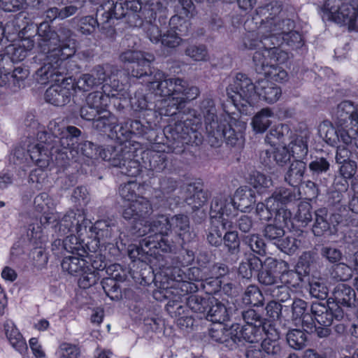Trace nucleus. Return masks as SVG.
Segmentation results:
<instances>
[{
  "instance_id": "nucleus-1",
  "label": "nucleus",
  "mask_w": 358,
  "mask_h": 358,
  "mask_svg": "<svg viewBox=\"0 0 358 358\" xmlns=\"http://www.w3.org/2000/svg\"><path fill=\"white\" fill-rule=\"evenodd\" d=\"M155 78V80H149L148 85L152 92L144 94L138 90L130 99L134 110L153 111L160 115L173 116L185 103L196 99L200 94L197 87L189 85L181 78H166L162 72H157Z\"/></svg>"
},
{
  "instance_id": "nucleus-2",
  "label": "nucleus",
  "mask_w": 358,
  "mask_h": 358,
  "mask_svg": "<svg viewBox=\"0 0 358 358\" xmlns=\"http://www.w3.org/2000/svg\"><path fill=\"white\" fill-rule=\"evenodd\" d=\"M78 148L88 163L101 158L111 166L119 168L123 175L136 177L140 172L139 163L133 159L134 150L130 147L107 145L101 148L92 141H84L78 144Z\"/></svg>"
},
{
  "instance_id": "nucleus-3",
  "label": "nucleus",
  "mask_w": 358,
  "mask_h": 358,
  "mask_svg": "<svg viewBox=\"0 0 358 358\" xmlns=\"http://www.w3.org/2000/svg\"><path fill=\"white\" fill-rule=\"evenodd\" d=\"M185 108L174 115H182L181 120L165 129L166 138L172 141L170 145L172 152L176 154L184 151L185 145H199L203 142V136L199 131L201 119L195 115L194 111L185 114Z\"/></svg>"
},
{
  "instance_id": "nucleus-4",
  "label": "nucleus",
  "mask_w": 358,
  "mask_h": 358,
  "mask_svg": "<svg viewBox=\"0 0 358 358\" xmlns=\"http://www.w3.org/2000/svg\"><path fill=\"white\" fill-rule=\"evenodd\" d=\"M251 24H255L257 29L250 32H255L260 38L276 34L283 29H294L295 25L294 20L285 17L282 4L278 1L258 7L255 15L245 22V26L250 27Z\"/></svg>"
},
{
  "instance_id": "nucleus-5",
  "label": "nucleus",
  "mask_w": 358,
  "mask_h": 358,
  "mask_svg": "<svg viewBox=\"0 0 358 358\" xmlns=\"http://www.w3.org/2000/svg\"><path fill=\"white\" fill-rule=\"evenodd\" d=\"M57 35L59 38L57 47H53L50 49L44 57L43 66L38 69V73L43 76H53L50 69L55 66L57 68L59 73L63 74L68 70L73 69L74 64L72 59L75 56L76 48L74 43H70L73 35L72 31L66 26L60 25Z\"/></svg>"
},
{
  "instance_id": "nucleus-6",
  "label": "nucleus",
  "mask_w": 358,
  "mask_h": 358,
  "mask_svg": "<svg viewBox=\"0 0 358 358\" xmlns=\"http://www.w3.org/2000/svg\"><path fill=\"white\" fill-rule=\"evenodd\" d=\"M81 131L74 127H66L59 138L51 139L45 131H38V141L43 143L45 150L50 153L51 161L58 166L64 167L73 157L72 148L77 143Z\"/></svg>"
},
{
  "instance_id": "nucleus-7",
  "label": "nucleus",
  "mask_w": 358,
  "mask_h": 358,
  "mask_svg": "<svg viewBox=\"0 0 358 358\" xmlns=\"http://www.w3.org/2000/svg\"><path fill=\"white\" fill-rule=\"evenodd\" d=\"M76 68V64H73V69L68 70L63 74L57 72V68L52 66L50 71L53 76L50 75L43 76L38 73V69L36 71L38 82L41 84L47 83H55L49 87L45 93V99L46 102L55 106H64L69 103L74 92V83L71 76H66L71 73Z\"/></svg>"
},
{
  "instance_id": "nucleus-8",
  "label": "nucleus",
  "mask_w": 358,
  "mask_h": 358,
  "mask_svg": "<svg viewBox=\"0 0 358 358\" xmlns=\"http://www.w3.org/2000/svg\"><path fill=\"white\" fill-rule=\"evenodd\" d=\"M141 187L136 181H129L121 185L119 193L122 199L127 204H124L122 217L131 222H143L152 213V208L150 201L143 196H140L138 191Z\"/></svg>"
},
{
  "instance_id": "nucleus-9",
  "label": "nucleus",
  "mask_w": 358,
  "mask_h": 358,
  "mask_svg": "<svg viewBox=\"0 0 358 358\" xmlns=\"http://www.w3.org/2000/svg\"><path fill=\"white\" fill-rule=\"evenodd\" d=\"M245 48L258 49L252 57L254 69L258 74L266 75L272 67V61L280 62L278 55L280 50L272 45L268 37L260 38L255 32H248L243 38Z\"/></svg>"
},
{
  "instance_id": "nucleus-10",
  "label": "nucleus",
  "mask_w": 358,
  "mask_h": 358,
  "mask_svg": "<svg viewBox=\"0 0 358 358\" xmlns=\"http://www.w3.org/2000/svg\"><path fill=\"white\" fill-rule=\"evenodd\" d=\"M124 15V10L122 4H115L113 1H108L98 8L96 18L90 15L80 18L78 24V30L84 35L92 34L96 27H100L101 30L108 29L109 31L113 32L111 22L114 20L121 19Z\"/></svg>"
},
{
  "instance_id": "nucleus-11",
  "label": "nucleus",
  "mask_w": 358,
  "mask_h": 358,
  "mask_svg": "<svg viewBox=\"0 0 358 358\" xmlns=\"http://www.w3.org/2000/svg\"><path fill=\"white\" fill-rule=\"evenodd\" d=\"M43 145L42 142L38 141V136L36 142H32L28 137L22 145L15 148L9 161L23 169L32 163L41 169L45 168L50 164L51 157Z\"/></svg>"
},
{
  "instance_id": "nucleus-12",
  "label": "nucleus",
  "mask_w": 358,
  "mask_h": 358,
  "mask_svg": "<svg viewBox=\"0 0 358 358\" xmlns=\"http://www.w3.org/2000/svg\"><path fill=\"white\" fill-rule=\"evenodd\" d=\"M331 197L336 199V208L338 211L329 210L326 208H320L315 211V221L312 228L315 236L334 234L338 230L337 227L344 221L347 212L345 205L341 203L343 195L335 192L332 193Z\"/></svg>"
},
{
  "instance_id": "nucleus-13",
  "label": "nucleus",
  "mask_w": 358,
  "mask_h": 358,
  "mask_svg": "<svg viewBox=\"0 0 358 358\" xmlns=\"http://www.w3.org/2000/svg\"><path fill=\"white\" fill-rule=\"evenodd\" d=\"M175 249L172 241L169 240L168 236L159 238H144L139 245H130L128 248V255L133 261L139 260L142 262H150V257L159 255V251L171 252Z\"/></svg>"
},
{
  "instance_id": "nucleus-14",
  "label": "nucleus",
  "mask_w": 358,
  "mask_h": 358,
  "mask_svg": "<svg viewBox=\"0 0 358 358\" xmlns=\"http://www.w3.org/2000/svg\"><path fill=\"white\" fill-rule=\"evenodd\" d=\"M255 87L256 83L253 84L250 78L238 73L227 88V94L236 108L245 110V108L254 104Z\"/></svg>"
},
{
  "instance_id": "nucleus-15",
  "label": "nucleus",
  "mask_w": 358,
  "mask_h": 358,
  "mask_svg": "<svg viewBox=\"0 0 358 358\" xmlns=\"http://www.w3.org/2000/svg\"><path fill=\"white\" fill-rule=\"evenodd\" d=\"M347 1L327 0L324 4V11L329 20L338 24L348 26L350 31H355L358 29V10Z\"/></svg>"
},
{
  "instance_id": "nucleus-16",
  "label": "nucleus",
  "mask_w": 358,
  "mask_h": 358,
  "mask_svg": "<svg viewBox=\"0 0 358 358\" xmlns=\"http://www.w3.org/2000/svg\"><path fill=\"white\" fill-rule=\"evenodd\" d=\"M236 201L229 194H218L210 203V217L217 220L223 229L231 230L234 228L233 220L237 215Z\"/></svg>"
},
{
  "instance_id": "nucleus-17",
  "label": "nucleus",
  "mask_w": 358,
  "mask_h": 358,
  "mask_svg": "<svg viewBox=\"0 0 358 358\" xmlns=\"http://www.w3.org/2000/svg\"><path fill=\"white\" fill-rule=\"evenodd\" d=\"M167 8L159 0H148L143 3L138 13H131L128 15V23L131 27H137L144 22L158 21L161 25L166 24L167 19Z\"/></svg>"
},
{
  "instance_id": "nucleus-18",
  "label": "nucleus",
  "mask_w": 358,
  "mask_h": 358,
  "mask_svg": "<svg viewBox=\"0 0 358 358\" xmlns=\"http://www.w3.org/2000/svg\"><path fill=\"white\" fill-rule=\"evenodd\" d=\"M208 129V142L213 147H218L225 140L227 144L231 146H241L244 142L243 131H236L229 123L220 122L217 127Z\"/></svg>"
},
{
  "instance_id": "nucleus-19",
  "label": "nucleus",
  "mask_w": 358,
  "mask_h": 358,
  "mask_svg": "<svg viewBox=\"0 0 358 358\" xmlns=\"http://www.w3.org/2000/svg\"><path fill=\"white\" fill-rule=\"evenodd\" d=\"M163 267V272L169 276V278L176 282V288L180 289V284L183 280H187L192 282V281H196L201 282L204 280V278L208 276L206 266L201 267H192L186 268V270L182 269L179 266H166V264L162 265Z\"/></svg>"
},
{
  "instance_id": "nucleus-20",
  "label": "nucleus",
  "mask_w": 358,
  "mask_h": 358,
  "mask_svg": "<svg viewBox=\"0 0 358 358\" xmlns=\"http://www.w3.org/2000/svg\"><path fill=\"white\" fill-rule=\"evenodd\" d=\"M331 303L328 305L322 303H313L310 311L314 322L320 325L330 327L334 320H341L344 317V311L341 307H336Z\"/></svg>"
},
{
  "instance_id": "nucleus-21",
  "label": "nucleus",
  "mask_w": 358,
  "mask_h": 358,
  "mask_svg": "<svg viewBox=\"0 0 358 358\" xmlns=\"http://www.w3.org/2000/svg\"><path fill=\"white\" fill-rule=\"evenodd\" d=\"M89 223L83 210H70L64 215L56 226L58 236H64L69 233H81L83 229H86Z\"/></svg>"
},
{
  "instance_id": "nucleus-22",
  "label": "nucleus",
  "mask_w": 358,
  "mask_h": 358,
  "mask_svg": "<svg viewBox=\"0 0 358 358\" xmlns=\"http://www.w3.org/2000/svg\"><path fill=\"white\" fill-rule=\"evenodd\" d=\"M180 292H182V297L189 309L194 313H202L205 315L208 308L209 297L203 298L192 293L198 290V287L194 282L183 280L180 284Z\"/></svg>"
},
{
  "instance_id": "nucleus-23",
  "label": "nucleus",
  "mask_w": 358,
  "mask_h": 358,
  "mask_svg": "<svg viewBox=\"0 0 358 358\" xmlns=\"http://www.w3.org/2000/svg\"><path fill=\"white\" fill-rule=\"evenodd\" d=\"M121 268L120 264H110L107 268L106 273L109 277H104L101 280L102 288L106 294L112 300H118L122 296V292L119 282H123L125 275H121L118 269Z\"/></svg>"
},
{
  "instance_id": "nucleus-24",
  "label": "nucleus",
  "mask_w": 358,
  "mask_h": 358,
  "mask_svg": "<svg viewBox=\"0 0 358 358\" xmlns=\"http://www.w3.org/2000/svg\"><path fill=\"white\" fill-rule=\"evenodd\" d=\"M145 219L143 222H134V223L139 224L142 227H139L138 233L139 236H147L146 238H155L159 236H168L171 232L170 231V218L164 215H157L152 221L148 224H143L145 221Z\"/></svg>"
},
{
  "instance_id": "nucleus-25",
  "label": "nucleus",
  "mask_w": 358,
  "mask_h": 358,
  "mask_svg": "<svg viewBox=\"0 0 358 358\" xmlns=\"http://www.w3.org/2000/svg\"><path fill=\"white\" fill-rule=\"evenodd\" d=\"M173 294L175 296L169 300L166 305V309L172 317L178 318V325L183 326L184 323L186 322L187 327L189 322L192 324V320L191 317L187 315L189 308L184 300V297H182V292H180V289L175 287Z\"/></svg>"
},
{
  "instance_id": "nucleus-26",
  "label": "nucleus",
  "mask_w": 358,
  "mask_h": 358,
  "mask_svg": "<svg viewBox=\"0 0 358 358\" xmlns=\"http://www.w3.org/2000/svg\"><path fill=\"white\" fill-rule=\"evenodd\" d=\"M287 266L284 262H279L273 257H267L262 262L257 273L259 282L268 288L279 283L280 275L277 271L278 266Z\"/></svg>"
},
{
  "instance_id": "nucleus-27",
  "label": "nucleus",
  "mask_w": 358,
  "mask_h": 358,
  "mask_svg": "<svg viewBox=\"0 0 358 358\" xmlns=\"http://www.w3.org/2000/svg\"><path fill=\"white\" fill-rule=\"evenodd\" d=\"M236 308L234 303L227 307L222 302L215 297H209L208 308L205 313L206 318L213 323H223L227 320H233L232 313Z\"/></svg>"
},
{
  "instance_id": "nucleus-28",
  "label": "nucleus",
  "mask_w": 358,
  "mask_h": 358,
  "mask_svg": "<svg viewBox=\"0 0 358 358\" xmlns=\"http://www.w3.org/2000/svg\"><path fill=\"white\" fill-rule=\"evenodd\" d=\"M356 106L350 101H343L337 105L333 112V118L337 127L358 129V122L355 119Z\"/></svg>"
},
{
  "instance_id": "nucleus-29",
  "label": "nucleus",
  "mask_w": 358,
  "mask_h": 358,
  "mask_svg": "<svg viewBox=\"0 0 358 358\" xmlns=\"http://www.w3.org/2000/svg\"><path fill=\"white\" fill-rule=\"evenodd\" d=\"M141 159L143 165L145 169L155 172H162L168 169L169 164V155L164 152H160L153 150H146L141 152ZM136 160V159H135ZM138 162V159H137ZM140 171H141V165L140 164ZM141 173L137 175L138 176Z\"/></svg>"
},
{
  "instance_id": "nucleus-30",
  "label": "nucleus",
  "mask_w": 358,
  "mask_h": 358,
  "mask_svg": "<svg viewBox=\"0 0 358 358\" xmlns=\"http://www.w3.org/2000/svg\"><path fill=\"white\" fill-rule=\"evenodd\" d=\"M115 225L110 220H100L91 227V231L95 234L96 246L113 245L116 238Z\"/></svg>"
},
{
  "instance_id": "nucleus-31",
  "label": "nucleus",
  "mask_w": 358,
  "mask_h": 358,
  "mask_svg": "<svg viewBox=\"0 0 358 358\" xmlns=\"http://www.w3.org/2000/svg\"><path fill=\"white\" fill-rule=\"evenodd\" d=\"M234 331V324L227 329L222 323H218L209 329V336L213 341L224 344L229 350H233L238 346V336Z\"/></svg>"
},
{
  "instance_id": "nucleus-32",
  "label": "nucleus",
  "mask_w": 358,
  "mask_h": 358,
  "mask_svg": "<svg viewBox=\"0 0 358 358\" xmlns=\"http://www.w3.org/2000/svg\"><path fill=\"white\" fill-rule=\"evenodd\" d=\"M170 231H173L179 239L181 240V244L193 241L196 238V234L190 230L189 219L187 215L178 214L170 217Z\"/></svg>"
},
{
  "instance_id": "nucleus-33",
  "label": "nucleus",
  "mask_w": 358,
  "mask_h": 358,
  "mask_svg": "<svg viewBox=\"0 0 358 358\" xmlns=\"http://www.w3.org/2000/svg\"><path fill=\"white\" fill-rule=\"evenodd\" d=\"M310 134L309 130L304 129L299 131H296L290 136L288 150L295 159L303 161L307 157L308 152V141Z\"/></svg>"
},
{
  "instance_id": "nucleus-34",
  "label": "nucleus",
  "mask_w": 358,
  "mask_h": 358,
  "mask_svg": "<svg viewBox=\"0 0 358 358\" xmlns=\"http://www.w3.org/2000/svg\"><path fill=\"white\" fill-rule=\"evenodd\" d=\"M266 337L261 343L266 358H283L285 351L279 341L280 333L273 326L267 329Z\"/></svg>"
},
{
  "instance_id": "nucleus-35",
  "label": "nucleus",
  "mask_w": 358,
  "mask_h": 358,
  "mask_svg": "<svg viewBox=\"0 0 358 358\" xmlns=\"http://www.w3.org/2000/svg\"><path fill=\"white\" fill-rule=\"evenodd\" d=\"M38 44L43 52H46L45 55L50 49L57 47L59 38L57 31L47 22H41L37 28ZM38 57L40 60H44V57Z\"/></svg>"
},
{
  "instance_id": "nucleus-36",
  "label": "nucleus",
  "mask_w": 358,
  "mask_h": 358,
  "mask_svg": "<svg viewBox=\"0 0 358 358\" xmlns=\"http://www.w3.org/2000/svg\"><path fill=\"white\" fill-rule=\"evenodd\" d=\"M237 336H238V344L245 340L249 343L258 342L262 339L263 335H266L267 329L272 327L271 324H266L264 326L245 324L241 326L240 324H234Z\"/></svg>"
},
{
  "instance_id": "nucleus-37",
  "label": "nucleus",
  "mask_w": 358,
  "mask_h": 358,
  "mask_svg": "<svg viewBox=\"0 0 358 358\" xmlns=\"http://www.w3.org/2000/svg\"><path fill=\"white\" fill-rule=\"evenodd\" d=\"M290 316L293 320H301V325L304 331H310L313 327V319L310 311L308 308V303L301 299H295L289 305Z\"/></svg>"
},
{
  "instance_id": "nucleus-38",
  "label": "nucleus",
  "mask_w": 358,
  "mask_h": 358,
  "mask_svg": "<svg viewBox=\"0 0 358 358\" xmlns=\"http://www.w3.org/2000/svg\"><path fill=\"white\" fill-rule=\"evenodd\" d=\"M293 29L287 30L282 29L274 35L267 36L271 40L272 45L278 48V47L284 43L291 47L292 49L300 48L303 45V40L301 35Z\"/></svg>"
},
{
  "instance_id": "nucleus-39",
  "label": "nucleus",
  "mask_w": 358,
  "mask_h": 358,
  "mask_svg": "<svg viewBox=\"0 0 358 358\" xmlns=\"http://www.w3.org/2000/svg\"><path fill=\"white\" fill-rule=\"evenodd\" d=\"M357 129L354 126L352 129H347L344 127H337L335 129L330 127L325 134V141L331 146H337L339 142L345 145L352 143V139L355 138Z\"/></svg>"
},
{
  "instance_id": "nucleus-40",
  "label": "nucleus",
  "mask_w": 358,
  "mask_h": 358,
  "mask_svg": "<svg viewBox=\"0 0 358 358\" xmlns=\"http://www.w3.org/2000/svg\"><path fill=\"white\" fill-rule=\"evenodd\" d=\"M281 94V89L266 78H259L256 83L255 95L268 103L276 102Z\"/></svg>"
},
{
  "instance_id": "nucleus-41",
  "label": "nucleus",
  "mask_w": 358,
  "mask_h": 358,
  "mask_svg": "<svg viewBox=\"0 0 358 358\" xmlns=\"http://www.w3.org/2000/svg\"><path fill=\"white\" fill-rule=\"evenodd\" d=\"M154 60V56L151 54H147L143 59H141L135 64L131 66V75L136 78L143 79V82L148 83L149 85L150 81H154L155 76L157 72H154L150 67L151 62Z\"/></svg>"
},
{
  "instance_id": "nucleus-42",
  "label": "nucleus",
  "mask_w": 358,
  "mask_h": 358,
  "mask_svg": "<svg viewBox=\"0 0 358 358\" xmlns=\"http://www.w3.org/2000/svg\"><path fill=\"white\" fill-rule=\"evenodd\" d=\"M356 294L355 290L345 284L338 285L333 292V305L336 307L351 308L355 306Z\"/></svg>"
},
{
  "instance_id": "nucleus-43",
  "label": "nucleus",
  "mask_w": 358,
  "mask_h": 358,
  "mask_svg": "<svg viewBox=\"0 0 358 358\" xmlns=\"http://www.w3.org/2000/svg\"><path fill=\"white\" fill-rule=\"evenodd\" d=\"M256 212L262 220H268L275 215L274 222H284L290 221L291 213L285 208L270 209L267 208V199L265 203H259L256 207Z\"/></svg>"
},
{
  "instance_id": "nucleus-44",
  "label": "nucleus",
  "mask_w": 358,
  "mask_h": 358,
  "mask_svg": "<svg viewBox=\"0 0 358 358\" xmlns=\"http://www.w3.org/2000/svg\"><path fill=\"white\" fill-rule=\"evenodd\" d=\"M3 329L10 344L20 353L22 354L28 349L22 335L11 320H6L3 324Z\"/></svg>"
},
{
  "instance_id": "nucleus-45",
  "label": "nucleus",
  "mask_w": 358,
  "mask_h": 358,
  "mask_svg": "<svg viewBox=\"0 0 358 358\" xmlns=\"http://www.w3.org/2000/svg\"><path fill=\"white\" fill-rule=\"evenodd\" d=\"M232 319H234V322H238L243 320L245 322V324L264 326L266 324H270L255 310L252 308L245 310L242 308H237L236 306L234 308Z\"/></svg>"
},
{
  "instance_id": "nucleus-46",
  "label": "nucleus",
  "mask_w": 358,
  "mask_h": 358,
  "mask_svg": "<svg viewBox=\"0 0 358 358\" xmlns=\"http://www.w3.org/2000/svg\"><path fill=\"white\" fill-rule=\"evenodd\" d=\"M178 186V180L171 176H161L159 178L158 187L154 188V196L160 200H166L173 193Z\"/></svg>"
},
{
  "instance_id": "nucleus-47",
  "label": "nucleus",
  "mask_w": 358,
  "mask_h": 358,
  "mask_svg": "<svg viewBox=\"0 0 358 358\" xmlns=\"http://www.w3.org/2000/svg\"><path fill=\"white\" fill-rule=\"evenodd\" d=\"M295 199L296 195L291 189L280 187L277 189L271 196L267 199V208L275 209L276 206L278 208H285V204Z\"/></svg>"
},
{
  "instance_id": "nucleus-48",
  "label": "nucleus",
  "mask_w": 358,
  "mask_h": 358,
  "mask_svg": "<svg viewBox=\"0 0 358 358\" xmlns=\"http://www.w3.org/2000/svg\"><path fill=\"white\" fill-rule=\"evenodd\" d=\"M61 266L64 271L73 275H79L82 272L88 269L89 266L87 265V259L74 255L65 256L62 259Z\"/></svg>"
},
{
  "instance_id": "nucleus-49",
  "label": "nucleus",
  "mask_w": 358,
  "mask_h": 358,
  "mask_svg": "<svg viewBox=\"0 0 358 358\" xmlns=\"http://www.w3.org/2000/svg\"><path fill=\"white\" fill-rule=\"evenodd\" d=\"M306 170V162L301 159H295L285 173V180L289 185L296 187L301 182Z\"/></svg>"
},
{
  "instance_id": "nucleus-50",
  "label": "nucleus",
  "mask_w": 358,
  "mask_h": 358,
  "mask_svg": "<svg viewBox=\"0 0 358 358\" xmlns=\"http://www.w3.org/2000/svg\"><path fill=\"white\" fill-rule=\"evenodd\" d=\"M233 199L236 201V207H238L237 212L245 211L256 201L254 190L247 186L238 188Z\"/></svg>"
},
{
  "instance_id": "nucleus-51",
  "label": "nucleus",
  "mask_w": 358,
  "mask_h": 358,
  "mask_svg": "<svg viewBox=\"0 0 358 358\" xmlns=\"http://www.w3.org/2000/svg\"><path fill=\"white\" fill-rule=\"evenodd\" d=\"M200 110L204 117L208 134V129L210 126H212V129H213L220 123L217 120V109L214 101L209 97L205 98L200 103Z\"/></svg>"
},
{
  "instance_id": "nucleus-52",
  "label": "nucleus",
  "mask_w": 358,
  "mask_h": 358,
  "mask_svg": "<svg viewBox=\"0 0 358 358\" xmlns=\"http://www.w3.org/2000/svg\"><path fill=\"white\" fill-rule=\"evenodd\" d=\"M188 191L191 195L187 196L185 201L189 206H192L194 210L201 208L210 197V193L207 190H204L194 185H190Z\"/></svg>"
},
{
  "instance_id": "nucleus-53",
  "label": "nucleus",
  "mask_w": 358,
  "mask_h": 358,
  "mask_svg": "<svg viewBox=\"0 0 358 358\" xmlns=\"http://www.w3.org/2000/svg\"><path fill=\"white\" fill-rule=\"evenodd\" d=\"M61 243L63 248L72 255L76 254L80 257H84L87 250V248H84L82 243L79 241L78 238L73 233L68 235L62 241L59 238L55 240V245H60Z\"/></svg>"
},
{
  "instance_id": "nucleus-54",
  "label": "nucleus",
  "mask_w": 358,
  "mask_h": 358,
  "mask_svg": "<svg viewBox=\"0 0 358 358\" xmlns=\"http://www.w3.org/2000/svg\"><path fill=\"white\" fill-rule=\"evenodd\" d=\"M266 315L273 320H286L290 316L289 306L282 304L275 300L269 301L265 308Z\"/></svg>"
},
{
  "instance_id": "nucleus-55",
  "label": "nucleus",
  "mask_w": 358,
  "mask_h": 358,
  "mask_svg": "<svg viewBox=\"0 0 358 358\" xmlns=\"http://www.w3.org/2000/svg\"><path fill=\"white\" fill-rule=\"evenodd\" d=\"M87 250L85 252V257L87 259V264H90L92 271H97L99 273H103L107 270L108 266L106 258L101 253L97 252L96 250L92 251L89 246L86 245Z\"/></svg>"
},
{
  "instance_id": "nucleus-56",
  "label": "nucleus",
  "mask_w": 358,
  "mask_h": 358,
  "mask_svg": "<svg viewBox=\"0 0 358 358\" xmlns=\"http://www.w3.org/2000/svg\"><path fill=\"white\" fill-rule=\"evenodd\" d=\"M116 123V117L109 110L102 111L93 122V127L99 131L109 134Z\"/></svg>"
},
{
  "instance_id": "nucleus-57",
  "label": "nucleus",
  "mask_w": 358,
  "mask_h": 358,
  "mask_svg": "<svg viewBox=\"0 0 358 358\" xmlns=\"http://www.w3.org/2000/svg\"><path fill=\"white\" fill-rule=\"evenodd\" d=\"M118 73H114L111 77H109L108 81L103 84L102 89L108 97L121 99L124 96L126 92L124 90L122 85L120 83L117 78Z\"/></svg>"
},
{
  "instance_id": "nucleus-58",
  "label": "nucleus",
  "mask_w": 358,
  "mask_h": 358,
  "mask_svg": "<svg viewBox=\"0 0 358 358\" xmlns=\"http://www.w3.org/2000/svg\"><path fill=\"white\" fill-rule=\"evenodd\" d=\"M118 72L119 71L116 66L107 64L95 66L90 71V73L93 75L97 85L100 86L103 83H106L108 81L109 77H111L114 73Z\"/></svg>"
},
{
  "instance_id": "nucleus-59",
  "label": "nucleus",
  "mask_w": 358,
  "mask_h": 358,
  "mask_svg": "<svg viewBox=\"0 0 358 358\" xmlns=\"http://www.w3.org/2000/svg\"><path fill=\"white\" fill-rule=\"evenodd\" d=\"M308 170L315 180H319L326 174L331 167L329 160L323 157H316L308 164Z\"/></svg>"
},
{
  "instance_id": "nucleus-60",
  "label": "nucleus",
  "mask_w": 358,
  "mask_h": 358,
  "mask_svg": "<svg viewBox=\"0 0 358 358\" xmlns=\"http://www.w3.org/2000/svg\"><path fill=\"white\" fill-rule=\"evenodd\" d=\"M242 241L254 253L264 256L266 254V245L257 234H250L243 236Z\"/></svg>"
},
{
  "instance_id": "nucleus-61",
  "label": "nucleus",
  "mask_w": 358,
  "mask_h": 358,
  "mask_svg": "<svg viewBox=\"0 0 358 358\" xmlns=\"http://www.w3.org/2000/svg\"><path fill=\"white\" fill-rule=\"evenodd\" d=\"M262 261L257 256L248 257L246 261L242 262L238 268V273L243 278L250 279L254 273H257L260 268Z\"/></svg>"
},
{
  "instance_id": "nucleus-62",
  "label": "nucleus",
  "mask_w": 358,
  "mask_h": 358,
  "mask_svg": "<svg viewBox=\"0 0 358 358\" xmlns=\"http://www.w3.org/2000/svg\"><path fill=\"white\" fill-rule=\"evenodd\" d=\"M273 115L270 108H263L257 113L252 122L253 129L258 133L264 132L271 125L270 117Z\"/></svg>"
},
{
  "instance_id": "nucleus-63",
  "label": "nucleus",
  "mask_w": 358,
  "mask_h": 358,
  "mask_svg": "<svg viewBox=\"0 0 358 358\" xmlns=\"http://www.w3.org/2000/svg\"><path fill=\"white\" fill-rule=\"evenodd\" d=\"M169 30L176 33L182 38L188 36L191 33V24L187 19L175 15L169 20Z\"/></svg>"
},
{
  "instance_id": "nucleus-64",
  "label": "nucleus",
  "mask_w": 358,
  "mask_h": 358,
  "mask_svg": "<svg viewBox=\"0 0 358 358\" xmlns=\"http://www.w3.org/2000/svg\"><path fill=\"white\" fill-rule=\"evenodd\" d=\"M108 102L109 97L103 91L93 92L90 93L86 98L87 104L99 110V113H102V111L108 110Z\"/></svg>"
}]
</instances>
